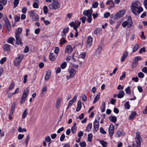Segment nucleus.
<instances>
[{"mask_svg":"<svg viewBox=\"0 0 147 147\" xmlns=\"http://www.w3.org/2000/svg\"><path fill=\"white\" fill-rule=\"evenodd\" d=\"M92 38L91 36H89L87 40V45L88 46L90 47L92 44Z\"/></svg>","mask_w":147,"mask_h":147,"instance_id":"obj_12","label":"nucleus"},{"mask_svg":"<svg viewBox=\"0 0 147 147\" xmlns=\"http://www.w3.org/2000/svg\"><path fill=\"white\" fill-rule=\"evenodd\" d=\"M4 21H5L6 25H7V24H10L9 21L6 16L5 18L4 19Z\"/></svg>","mask_w":147,"mask_h":147,"instance_id":"obj_47","label":"nucleus"},{"mask_svg":"<svg viewBox=\"0 0 147 147\" xmlns=\"http://www.w3.org/2000/svg\"><path fill=\"white\" fill-rule=\"evenodd\" d=\"M88 140L89 142H91L92 140V134L90 133L88 135Z\"/></svg>","mask_w":147,"mask_h":147,"instance_id":"obj_25","label":"nucleus"},{"mask_svg":"<svg viewBox=\"0 0 147 147\" xmlns=\"http://www.w3.org/2000/svg\"><path fill=\"white\" fill-rule=\"evenodd\" d=\"M27 96L23 94L21 98V101L22 103L24 102L25 101L26 98Z\"/></svg>","mask_w":147,"mask_h":147,"instance_id":"obj_39","label":"nucleus"},{"mask_svg":"<svg viewBox=\"0 0 147 147\" xmlns=\"http://www.w3.org/2000/svg\"><path fill=\"white\" fill-rule=\"evenodd\" d=\"M20 17L19 16H15L14 17V19L15 22L19 21L20 20Z\"/></svg>","mask_w":147,"mask_h":147,"instance_id":"obj_52","label":"nucleus"},{"mask_svg":"<svg viewBox=\"0 0 147 147\" xmlns=\"http://www.w3.org/2000/svg\"><path fill=\"white\" fill-rule=\"evenodd\" d=\"M100 97V93H98L97 95L94 98V100L93 102L94 103L96 102L99 100Z\"/></svg>","mask_w":147,"mask_h":147,"instance_id":"obj_24","label":"nucleus"},{"mask_svg":"<svg viewBox=\"0 0 147 147\" xmlns=\"http://www.w3.org/2000/svg\"><path fill=\"white\" fill-rule=\"evenodd\" d=\"M24 136V134H19L18 136V139L19 140L22 139Z\"/></svg>","mask_w":147,"mask_h":147,"instance_id":"obj_56","label":"nucleus"},{"mask_svg":"<svg viewBox=\"0 0 147 147\" xmlns=\"http://www.w3.org/2000/svg\"><path fill=\"white\" fill-rule=\"evenodd\" d=\"M3 48L5 51H9L10 49V45L7 44H5L3 47Z\"/></svg>","mask_w":147,"mask_h":147,"instance_id":"obj_21","label":"nucleus"},{"mask_svg":"<svg viewBox=\"0 0 147 147\" xmlns=\"http://www.w3.org/2000/svg\"><path fill=\"white\" fill-rule=\"evenodd\" d=\"M29 51V47L28 46H26L25 47L24 50V52L25 53H28Z\"/></svg>","mask_w":147,"mask_h":147,"instance_id":"obj_59","label":"nucleus"},{"mask_svg":"<svg viewBox=\"0 0 147 147\" xmlns=\"http://www.w3.org/2000/svg\"><path fill=\"white\" fill-rule=\"evenodd\" d=\"M92 123H89L86 128V130L89 131V130L91 129L92 127Z\"/></svg>","mask_w":147,"mask_h":147,"instance_id":"obj_51","label":"nucleus"},{"mask_svg":"<svg viewBox=\"0 0 147 147\" xmlns=\"http://www.w3.org/2000/svg\"><path fill=\"white\" fill-rule=\"evenodd\" d=\"M102 30L101 28H97L94 31V33L96 35L100 34L101 33Z\"/></svg>","mask_w":147,"mask_h":147,"instance_id":"obj_17","label":"nucleus"},{"mask_svg":"<svg viewBox=\"0 0 147 147\" xmlns=\"http://www.w3.org/2000/svg\"><path fill=\"white\" fill-rule=\"evenodd\" d=\"M6 61V58L5 57L3 58L0 61V63L1 64H3Z\"/></svg>","mask_w":147,"mask_h":147,"instance_id":"obj_45","label":"nucleus"},{"mask_svg":"<svg viewBox=\"0 0 147 147\" xmlns=\"http://www.w3.org/2000/svg\"><path fill=\"white\" fill-rule=\"evenodd\" d=\"M130 88L129 86H128L125 89V91L127 94H130L131 93L130 91Z\"/></svg>","mask_w":147,"mask_h":147,"instance_id":"obj_34","label":"nucleus"},{"mask_svg":"<svg viewBox=\"0 0 147 147\" xmlns=\"http://www.w3.org/2000/svg\"><path fill=\"white\" fill-rule=\"evenodd\" d=\"M122 134V132L120 131H117L116 133L115 136L116 137H119L121 136Z\"/></svg>","mask_w":147,"mask_h":147,"instance_id":"obj_31","label":"nucleus"},{"mask_svg":"<svg viewBox=\"0 0 147 147\" xmlns=\"http://www.w3.org/2000/svg\"><path fill=\"white\" fill-rule=\"evenodd\" d=\"M69 72L70 76L73 78L76 74V71L74 69H69Z\"/></svg>","mask_w":147,"mask_h":147,"instance_id":"obj_14","label":"nucleus"},{"mask_svg":"<svg viewBox=\"0 0 147 147\" xmlns=\"http://www.w3.org/2000/svg\"><path fill=\"white\" fill-rule=\"evenodd\" d=\"M81 108V102L80 100L78 101L77 103V107L76 110H80Z\"/></svg>","mask_w":147,"mask_h":147,"instance_id":"obj_23","label":"nucleus"},{"mask_svg":"<svg viewBox=\"0 0 147 147\" xmlns=\"http://www.w3.org/2000/svg\"><path fill=\"white\" fill-rule=\"evenodd\" d=\"M65 137V135L64 134H62L60 138V140L61 141H63L64 140Z\"/></svg>","mask_w":147,"mask_h":147,"instance_id":"obj_54","label":"nucleus"},{"mask_svg":"<svg viewBox=\"0 0 147 147\" xmlns=\"http://www.w3.org/2000/svg\"><path fill=\"white\" fill-rule=\"evenodd\" d=\"M124 92L123 90L120 91L117 95V97L118 98H121L123 97Z\"/></svg>","mask_w":147,"mask_h":147,"instance_id":"obj_19","label":"nucleus"},{"mask_svg":"<svg viewBox=\"0 0 147 147\" xmlns=\"http://www.w3.org/2000/svg\"><path fill=\"white\" fill-rule=\"evenodd\" d=\"M43 12L45 14H47L48 13V8L47 6H45L43 7Z\"/></svg>","mask_w":147,"mask_h":147,"instance_id":"obj_36","label":"nucleus"},{"mask_svg":"<svg viewBox=\"0 0 147 147\" xmlns=\"http://www.w3.org/2000/svg\"><path fill=\"white\" fill-rule=\"evenodd\" d=\"M4 21H5L6 25H7V24H10L9 21L6 16L5 18L4 19Z\"/></svg>","mask_w":147,"mask_h":147,"instance_id":"obj_46","label":"nucleus"},{"mask_svg":"<svg viewBox=\"0 0 147 147\" xmlns=\"http://www.w3.org/2000/svg\"><path fill=\"white\" fill-rule=\"evenodd\" d=\"M20 36H15L16 38V43L18 45H20L21 46L23 45L22 40L21 38H20Z\"/></svg>","mask_w":147,"mask_h":147,"instance_id":"obj_9","label":"nucleus"},{"mask_svg":"<svg viewBox=\"0 0 147 147\" xmlns=\"http://www.w3.org/2000/svg\"><path fill=\"white\" fill-rule=\"evenodd\" d=\"M23 57L22 55H18L14 61L15 64L16 66L18 65L21 62Z\"/></svg>","mask_w":147,"mask_h":147,"instance_id":"obj_4","label":"nucleus"},{"mask_svg":"<svg viewBox=\"0 0 147 147\" xmlns=\"http://www.w3.org/2000/svg\"><path fill=\"white\" fill-rule=\"evenodd\" d=\"M145 48L144 47H143L141 49H140L139 51V53L140 54L142 53V51L144 52H145L146 51Z\"/></svg>","mask_w":147,"mask_h":147,"instance_id":"obj_61","label":"nucleus"},{"mask_svg":"<svg viewBox=\"0 0 147 147\" xmlns=\"http://www.w3.org/2000/svg\"><path fill=\"white\" fill-rule=\"evenodd\" d=\"M80 144L81 147H86V143L84 141L80 142Z\"/></svg>","mask_w":147,"mask_h":147,"instance_id":"obj_48","label":"nucleus"},{"mask_svg":"<svg viewBox=\"0 0 147 147\" xmlns=\"http://www.w3.org/2000/svg\"><path fill=\"white\" fill-rule=\"evenodd\" d=\"M51 75V73L50 71H47L45 77V79L47 80H48L50 77Z\"/></svg>","mask_w":147,"mask_h":147,"instance_id":"obj_18","label":"nucleus"},{"mask_svg":"<svg viewBox=\"0 0 147 147\" xmlns=\"http://www.w3.org/2000/svg\"><path fill=\"white\" fill-rule=\"evenodd\" d=\"M88 16V18L87 19V20L88 22L89 23H90L92 21V18L91 15H90Z\"/></svg>","mask_w":147,"mask_h":147,"instance_id":"obj_62","label":"nucleus"},{"mask_svg":"<svg viewBox=\"0 0 147 147\" xmlns=\"http://www.w3.org/2000/svg\"><path fill=\"white\" fill-rule=\"evenodd\" d=\"M99 126V122L96 119L94 122V127L95 131H96L98 130Z\"/></svg>","mask_w":147,"mask_h":147,"instance_id":"obj_7","label":"nucleus"},{"mask_svg":"<svg viewBox=\"0 0 147 147\" xmlns=\"http://www.w3.org/2000/svg\"><path fill=\"white\" fill-rule=\"evenodd\" d=\"M36 13L33 11H31L30 12V16L32 18L34 16H35L36 15Z\"/></svg>","mask_w":147,"mask_h":147,"instance_id":"obj_58","label":"nucleus"},{"mask_svg":"<svg viewBox=\"0 0 147 147\" xmlns=\"http://www.w3.org/2000/svg\"><path fill=\"white\" fill-rule=\"evenodd\" d=\"M22 28H18L15 32V36H20L21 33L22 32Z\"/></svg>","mask_w":147,"mask_h":147,"instance_id":"obj_16","label":"nucleus"},{"mask_svg":"<svg viewBox=\"0 0 147 147\" xmlns=\"http://www.w3.org/2000/svg\"><path fill=\"white\" fill-rule=\"evenodd\" d=\"M92 12L93 11L92 9H90L84 11L83 13V14L85 16H88L89 15H91Z\"/></svg>","mask_w":147,"mask_h":147,"instance_id":"obj_10","label":"nucleus"},{"mask_svg":"<svg viewBox=\"0 0 147 147\" xmlns=\"http://www.w3.org/2000/svg\"><path fill=\"white\" fill-rule=\"evenodd\" d=\"M30 136L29 135H28L27 136V137L25 140V142L26 144L27 145L28 143V141L29 140Z\"/></svg>","mask_w":147,"mask_h":147,"instance_id":"obj_60","label":"nucleus"},{"mask_svg":"<svg viewBox=\"0 0 147 147\" xmlns=\"http://www.w3.org/2000/svg\"><path fill=\"white\" fill-rule=\"evenodd\" d=\"M77 96L76 95H75L74 98L70 100L68 103V106L67 107V109H68L69 106H71L73 103L75 102L76 100Z\"/></svg>","mask_w":147,"mask_h":147,"instance_id":"obj_11","label":"nucleus"},{"mask_svg":"<svg viewBox=\"0 0 147 147\" xmlns=\"http://www.w3.org/2000/svg\"><path fill=\"white\" fill-rule=\"evenodd\" d=\"M125 107L126 109H128L130 107V105L128 102H126L125 104Z\"/></svg>","mask_w":147,"mask_h":147,"instance_id":"obj_41","label":"nucleus"},{"mask_svg":"<svg viewBox=\"0 0 147 147\" xmlns=\"http://www.w3.org/2000/svg\"><path fill=\"white\" fill-rule=\"evenodd\" d=\"M78 55L77 53H74L72 56V58L74 60L76 61V58L77 57Z\"/></svg>","mask_w":147,"mask_h":147,"instance_id":"obj_37","label":"nucleus"},{"mask_svg":"<svg viewBox=\"0 0 147 147\" xmlns=\"http://www.w3.org/2000/svg\"><path fill=\"white\" fill-rule=\"evenodd\" d=\"M98 5V3L97 2H94L92 5V7L93 8H97Z\"/></svg>","mask_w":147,"mask_h":147,"instance_id":"obj_38","label":"nucleus"},{"mask_svg":"<svg viewBox=\"0 0 147 147\" xmlns=\"http://www.w3.org/2000/svg\"><path fill=\"white\" fill-rule=\"evenodd\" d=\"M76 131V128L74 126H72L71 128V131L73 134H74Z\"/></svg>","mask_w":147,"mask_h":147,"instance_id":"obj_40","label":"nucleus"},{"mask_svg":"<svg viewBox=\"0 0 147 147\" xmlns=\"http://www.w3.org/2000/svg\"><path fill=\"white\" fill-rule=\"evenodd\" d=\"M138 63L134 61L132 62V67L133 68H135L137 65Z\"/></svg>","mask_w":147,"mask_h":147,"instance_id":"obj_63","label":"nucleus"},{"mask_svg":"<svg viewBox=\"0 0 147 147\" xmlns=\"http://www.w3.org/2000/svg\"><path fill=\"white\" fill-rule=\"evenodd\" d=\"M19 3V0H14L13 2L14 8H15Z\"/></svg>","mask_w":147,"mask_h":147,"instance_id":"obj_35","label":"nucleus"},{"mask_svg":"<svg viewBox=\"0 0 147 147\" xmlns=\"http://www.w3.org/2000/svg\"><path fill=\"white\" fill-rule=\"evenodd\" d=\"M18 131L20 132H26L27 131L25 128L22 129L20 126L19 127L18 129Z\"/></svg>","mask_w":147,"mask_h":147,"instance_id":"obj_32","label":"nucleus"},{"mask_svg":"<svg viewBox=\"0 0 147 147\" xmlns=\"http://www.w3.org/2000/svg\"><path fill=\"white\" fill-rule=\"evenodd\" d=\"M60 7L57 0H53L52 3L49 5V7L51 9L56 10L59 8Z\"/></svg>","mask_w":147,"mask_h":147,"instance_id":"obj_2","label":"nucleus"},{"mask_svg":"<svg viewBox=\"0 0 147 147\" xmlns=\"http://www.w3.org/2000/svg\"><path fill=\"white\" fill-rule=\"evenodd\" d=\"M137 113L136 112L134 111L132 112L129 115V119L130 120H132L133 119H135L136 115Z\"/></svg>","mask_w":147,"mask_h":147,"instance_id":"obj_15","label":"nucleus"},{"mask_svg":"<svg viewBox=\"0 0 147 147\" xmlns=\"http://www.w3.org/2000/svg\"><path fill=\"white\" fill-rule=\"evenodd\" d=\"M143 4L145 8L147 9V0H144Z\"/></svg>","mask_w":147,"mask_h":147,"instance_id":"obj_64","label":"nucleus"},{"mask_svg":"<svg viewBox=\"0 0 147 147\" xmlns=\"http://www.w3.org/2000/svg\"><path fill=\"white\" fill-rule=\"evenodd\" d=\"M49 59L51 61H53L55 60V57L53 53H51L49 56Z\"/></svg>","mask_w":147,"mask_h":147,"instance_id":"obj_22","label":"nucleus"},{"mask_svg":"<svg viewBox=\"0 0 147 147\" xmlns=\"http://www.w3.org/2000/svg\"><path fill=\"white\" fill-rule=\"evenodd\" d=\"M73 51L72 48L70 45H68L66 47L65 50V52L68 53H71Z\"/></svg>","mask_w":147,"mask_h":147,"instance_id":"obj_8","label":"nucleus"},{"mask_svg":"<svg viewBox=\"0 0 147 147\" xmlns=\"http://www.w3.org/2000/svg\"><path fill=\"white\" fill-rule=\"evenodd\" d=\"M100 142L103 147H107V143L106 142L104 141L103 140H101Z\"/></svg>","mask_w":147,"mask_h":147,"instance_id":"obj_27","label":"nucleus"},{"mask_svg":"<svg viewBox=\"0 0 147 147\" xmlns=\"http://www.w3.org/2000/svg\"><path fill=\"white\" fill-rule=\"evenodd\" d=\"M114 128L113 125H111L109 129V132L110 136H111L113 135L114 132Z\"/></svg>","mask_w":147,"mask_h":147,"instance_id":"obj_6","label":"nucleus"},{"mask_svg":"<svg viewBox=\"0 0 147 147\" xmlns=\"http://www.w3.org/2000/svg\"><path fill=\"white\" fill-rule=\"evenodd\" d=\"M69 28L68 27L66 28H64L63 30V34H66L69 31Z\"/></svg>","mask_w":147,"mask_h":147,"instance_id":"obj_49","label":"nucleus"},{"mask_svg":"<svg viewBox=\"0 0 147 147\" xmlns=\"http://www.w3.org/2000/svg\"><path fill=\"white\" fill-rule=\"evenodd\" d=\"M110 121L114 123H115L117 120V119L116 117L111 116V118H109Z\"/></svg>","mask_w":147,"mask_h":147,"instance_id":"obj_26","label":"nucleus"},{"mask_svg":"<svg viewBox=\"0 0 147 147\" xmlns=\"http://www.w3.org/2000/svg\"><path fill=\"white\" fill-rule=\"evenodd\" d=\"M67 66V63L65 62H63L61 65V67L62 69L65 68Z\"/></svg>","mask_w":147,"mask_h":147,"instance_id":"obj_33","label":"nucleus"},{"mask_svg":"<svg viewBox=\"0 0 147 147\" xmlns=\"http://www.w3.org/2000/svg\"><path fill=\"white\" fill-rule=\"evenodd\" d=\"M125 11L124 10H121L117 12L116 14L115 15L114 18L117 19H118L122 16H123L125 13Z\"/></svg>","mask_w":147,"mask_h":147,"instance_id":"obj_5","label":"nucleus"},{"mask_svg":"<svg viewBox=\"0 0 147 147\" xmlns=\"http://www.w3.org/2000/svg\"><path fill=\"white\" fill-rule=\"evenodd\" d=\"M128 53L127 51H125L124 53L123 56L121 57V62H122L125 60V59L128 55Z\"/></svg>","mask_w":147,"mask_h":147,"instance_id":"obj_13","label":"nucleus"},{"mask_svg":"<svg viewBox=\"0 0 147 147\" xmlns=\"http://www.w3.org/2000/svg\"><path fill=\"white\" fill-rule=\"evenodd\" d=\"M136 142L137 144L138 147H140L141 146V140L142 138H141L139 132H137L135 138Z\"/></svg>","mask_w":147,"mask_h":147,"instance_id":"obj_3","label":"nucleus"},{"mask_svg":"<svg viewBox=\"0 0 147 147\" xmlns=\"http://www.w3.org/2000/svg\"><path fill=\"white\" fill-rule=\"evenodd\" d=\"M144 74L142 72H140L138 73V76L140 78H142L144 77Z\"/></svg>","mask_w":147,"mask_h":147,"instance_id":"obj_44","label":"nucleus"},{"mask_svg":"<svg viewBox=\"0 0 147 147\" xmlns=\"http://www.w3.org/2000/svg\"><path fill=\"white\" fill-rule=\"evenodd\" d=\"M100 132L102 134H105L106 133V131L102 127H100Z\"/></svg>","mask_w":147,"mask_h":147,"instance_id":"obj_43","label":"nucleus"},{"mask_svg":"<svg viewBox=\"0 0 147 147\" xmlns=\"http://www.w3.org/2000/svg\"><path fill=\"white\" fill-rule=\"evenodd\" d=\"M15 84L13 81H12L11 82L10 85L9 87V89L10 90H11L13 89V87H14Z\"/></svg>","mask_w":147,"mask_h":147,"instance_id":"obj_42","label":"nucleus"},{"mask_svg":"<svg viewBox=\"0 0 147 147\" xmlns=\"http://www.w3.org/2000/svg\"><path fill=\"white\" fill-rule=\"evenodd\" d=\"M28 113V112H27V111H24L23 115H22V118L24 119L27 116V114Z\"/></svg>","mask_w":147,"mask_h":147,"instance_id":"obj_57","label":"nucleus"},{"mask_svg":"<svg viewBox=\"0 0 147 147\" xmlns=\"http://www.w3.org/2000/svg\"><path fill=\"white\" fill-rule=\"evenodd\" d=\"M15 40V39L14 38H13V37H9L8 38L7 41L8 43L11 44L12 45H13V42Z\"/></svg>","mask_w":147,"mask_h":147,"instance_id":"obj_20","label":"nucleus"},{"mask_svg":"<svg viewBox=\"0 0 147 147\" xmlns=\"http://www.w3.org/2000/svg\"><path fill=\"white\" fill-rule=\"evenodd\" d=\"M139 3V2L137 1L135 3L132 4L131 5V11L135 14L137 15V13H140L143 11L142 8L138 5V4Z\"/></svg>","mask_w":147,"mask_h":147,"instance_id":"obj_1","label":"nucleus"},{"mask_svg":"<svg viewBox=\"0 0 147 147\" xmlns=\"http://www.w3.org/2000/svg\"><path fill=\"white\" fill-rule=\"evenodd\" d=\"M32 18L33 21H37L38 20L39 17L36 13V15H35V16H33Z\"/></svg>","mask_w":147,"mask_h":147,"instance_id":"obj_28","label":"nucleus"},{"mask_svg":"<svg viewBox=\"0 0 147 147\" xmlns=\"http://www.w3.org/2000/svg\"><path fill=\"white\" fill-rule=\"evenodd\" d=\"M141 59V58L140 57L137 56L135 57L134 60L133 61L138 63V61L140 60Z\"/></svg>","mask_w":147,"mask_h":147,"instance_id":"obj_29","label":"nucleus"},{"mask_svg":"<svg viewBox=\"0 0 147 147\" xmlns=\"http://www.w3.org/2000/svg\"><path fill=\"white\" fill-rule=\"evenodd\" d=\"M139 47V46L138 45V44H136L133 48V52H135L137 51Z\"/></svg>","mask_w":147,"mask_h":147,"instance_id":"obj_30","label":"nucleus"},{"mask_svg":"<svg viewBox=\"0 0 147 147\" xmlns=\"http://www.w3.org/2000/svg\"><path fill=\"white\" fill-rule=\"evenodd\" d=\"M128 22L127 21H125L123 22L122 23V25L125 28L126 26L128 25Z\"/></svg>","mask_w":147,"mask_h":147,"instance_id":"obj_55","label":"nucleus"},{"mask_svg":"<svg viewBox=\"0 0 147 147\" xmlns=\"http://www.w3.org/2000/svg\"><path fill=\"white\" fill-rule=\"evenodd\" d=\"M60 101L61 98H58L57 100L56 105V106L57 107H58L59 106L60 103Z\"/></svg>","mask_w":147,"mask_h":147,"instance_id":"obj_50","label":"nucleus"},{"mask_svg":"<svg viewBox=\"0 0 147 147\" xmlns=\"http://www.w3.org/2000/svg\"><path fill=\"white\" fill-rule=\"evenodd\" d=\"M28 92L29 91L27 89H26V90H24L23 94L27 96L28 94Z\"/></svg>","mask_w":147,"mask_h":147,"instance_id":"obj_53","label":"nucleus"}]
</instances>
